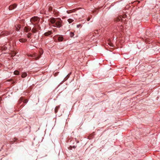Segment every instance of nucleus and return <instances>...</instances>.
<instances>
[{
  "label": "nucleus",
  "mask_w": 160,
  "mask_h": 160,
  "mask_svg": "<svg viewBox=\"0 0 160 160\" xmlns=\"http://www.w3.org/2000/svg\"><path fill=\"white\" fill-rule=\"evenodd\" d=\"M48 21L53 24L52 26L54 27L60 28L62 26V21L59 18H51L48 20Z\"/></svg>",
  "instance_id": "f257e3e1"
},
{
  "label": "nucleus",
  "mask_w": 160,
  "mask_h": 160,
  "mask_svg": "<svg viewBox=\"0 0 160 160\" xmlns=\"http://www.w3.org/2000/svg\"><path fill=\"white\" fill-rule=\"evenodd\" d=\"M38 21L39 18L37 17H32L30 20L31 22L34 25L36 24V23H34V22H36V24H37V22H38Z\"/></svg>",
  "instance_id": "f03ea898"
},
{
  "label": "nucleus",
  "mask_w": 160,
  "mask_h": 160,
  "mask_svg": "<svg viewBox=\"0 0 160 160\" xmlns=\"http://www.w3.org/2000/svg\"><path fill=\"white\" fill-rule=\"evenodd\" d=\"M126 17V15H124L123 16L122 15H120L118 17L116 18L115 21L116 22H119L120 21H124L123 20V19L125 18Z\"/></svg>",
  "instance_id": "7ed1b4c3"
},
{
  "label": "nucleus",
  "mask_w": 160,
  "mask_h": 160,
  "mask_svg": "<svg viewBox=\"0 0 160 160\" xmlns=\"http://www.w3.org/2000/svg\"><path fill=\"white\" fill-rule=\"evenodd\" d=\"M83 11H80L78 14H73V15L74 17L77 16L78 17V18H81V17L83 13Z\"/></svg>",
  "instance_id": "20e7f679"
},
{
  "label": "nucleus",
  "mask_w": 160,
  "mask_h": 160,
  "mask_svg": "<svg viewBox=\"0 0 160 160\" xmlns=\"http://www.w3.org/2000/svg\"><path fill=\"white\" fill-rule=\"evenodd\" d=\"M79 9L78 8H76L75 9L71 10L69 11H67V12L69 14L71 13L75 12L77 10H78Z\"/></svg>",
  "instance_id": "39448f33"
},
{
  "label": "nucleus",
  "mask_w": 160,
  "mask_h": 160,
  "mask_svg": "<svg viewBox=\"0 0 160 160\" xmlns=\"http://www.w3.org/2000/svg\"><path fill=\"white\" fill-rule=\"evenodd\" d=\"M17 6L16 4H13V5H10L9 7V9L10 10H12L14 9Z\"/></svg>",
  "instance_id": "423d86ee"
},
{
  "label": "nucleus",
  "mask_w": 160,
  "mask_h": 160,
  "mask_svg": "<svg viewBox=\"0 0 160 160\" xmlns=\"http://www.w3.org/2000/svg\"><path fill=\"white\" fill-rule=\"evenodd\" d=\"M32 32L33 33H35L38 32V30H37V27H36L35 26H34L32 29L31 30Z\"/></svg>",
  "instance_id": "0eeeda50"
},
{
  "label": "nucleus",
  "mask_w": 160,
  "mask_h": 160,
  "mask_svg": "<svg viewBox=\"0 0 160 160\" xmlns=\"http://www.w3.org/2000/svg\"><path fill=\"white\" fill-rule=\"evenodd\" d=\"M31 30V28L29 27H25L24 28V31L26 32H28V31H30Z\"/></svg>",
  "instance_id": "6e6552de"
},
{
  "label": "nucleus",
  "mask_w": 160,
  "mask_h": 160,
  "mask_svg": "<svg viewBox=\"0 0 160 160\" xmlns=\"http://www.w3.org/2000/svg\"><path fill=\"white\" fill-rule=\"evenodd\" d=\"M52 34V32L50 31H48L47 32L45 33L44 35L45 36H47Z\"/></svg>",
  "instance_id": "1a4fd4ad"
},
{
  "label": "nucleus",
  "mask_w": 160,
  "mask_h": 160,
  "mask_svg": "<svg viewBox=\"0 0 160 160\" xmlns=\"http://www.w3.org/2000/svg\"><path fill=\"white\" fill-rule=\"evenodd\" d=\"M20 28L21 25L19 24L17 25L16 26H15L16 30L17 31H18L20 29Z\"/></svg>",
  "instance_id": "9d476101"
},
{
  "label": "nucleus",
  "mask_w": 160,
  "mask_h": 160,
  "mask_svg": "<svg viewBox=\"0 0 160 160\" xmlns=\"http://www.w3.org/2000/svg\"><path fill=\"white\" fill-rule=\"evenodd\" d=\"M19 41L21 42H26L27 41V40L25 39L21 38L19 39Z\"/></svg>",
  "instance_id": "9b49d317"
},
{
  "label": "nucleus",
  "mask_w": 160,
  "mask_h": 160,
  "mask_svg": "<svg viewBox=\"0 0 160 160\" xmlns=\"http://www.w3.org/2000/svg\"><path fill=\"white\" fill-rule=\"evenodd\" d=\"M27 75V74L26 72H24L22 75V77L24 78L26 77Z\"/></svg>",
  "instance_id": "f8f14e48"
},
{
  "label": "nucleus",
  "mask_w": 160,
  "mask_h": 160,
  "mask_svg": "<svg viewBox=\"0 0 160 160\" xmlns=\"http://www.w3.org/2000/svg\"><path fill=\"white\" fill-rule=\"evenodd\" d=\"M59 108V106H57L55 108V113H56L58 112V110Z\"/></svg>",
  "instance_id": "ddd939ff"
},
{
  "label": "nucleus",
  "mask_w": 160,
  "mask_h": 160,
  "mask_svg": "<svg viewBox=\"0 0 160 160\" xmlns=\"http://www.w3.org/2000/svg\"><path fill=\"white\" fill-rule=\"evenodd\" d=\"M58 40L59 42L62 41L63 40V38L62 37H59L58 38Z\"/></svg>",
  "instance_id": "4468645a"
},
{
  "label": "nucleus",
  "mask_w": 160,
  "mask_h": 160,
  "mask_svg": "<svg viewBox=\"0 0 160 160\" xmlns=\"http://www.w3.org/2000/svg\"><path fill=\"white\" fill-rule=\"evenodd\" d=\"M68 21L69 22V23H70L74 21V20L70 18L68 19Z\"/></svg>",
  "instance_id": "2eb2a0df"
},
{
  "label": "nucleus",
  "mask_w": 160,
  "mask_h": 160,
  "mask_svg": "<svg viewBox=\"0 0 160 160\" xmlns=\"http://www.w3.org/2000/svg\"><path fill=\"white\" fill-rule=\"evenodd\" d=\"M19 72L18 71L16 70L14 72V74L15 75H18L19 74Z\"/></svg>",
  "instance_id": "dca6fc26"
},
{
  "label": "nucleus",
  "mask_w": 160,
  "mask_h": 160,
  "mask_svg": "<svg viewBox=\"0 0 160 160\" xmlns=\"http://www.w3.org/2000/svg\"><path fill=\"white\" fill-rule=\"evenodd\" d=\"M35 27H37V30H38V29H41V27L38 25H36Z\"/></svg>",
  "instance_id": "f3484780"
},
{
  "label": "nucleus",
  "mask_w": 160,
  "mask_h": 160,
  "mask_svg": "<svg viewBox=\"0 0 160 160\" xmlns=\"http://www.w3.org/2000/svg\"><path fill=\"white\" fill-rule=\"evenodd\" d=\"M70 36L71 37H72L74 35V34L72 32H71L70 33Z\"/></svg>",
  "instance_id": "a211bd4d"
},
{
  "label": "nucleus",
  "mask_w": 160,
  "mask_h": 160,
  "mask_svg": "<svg viewBox=\"0 0 160 160\" xmlns=\"http://www.w3.org/2000/svg\"><path fill=\"white\" fill-rule=\"evenodd\" d=\"M32 34V33H28L27 34V37L28 38H29L31 36Z\"/></svg>",
  "instance_id": "6ab92c4d"
},
{
  "label": "nucleus",
  "mask_w": 160,
  "mask_h": 160,
  "mask_svg": "<svg viewBox=\"0 0 160 160\" xmlns=\"http://www.w3.org/2000/svg\"><path fill=\"white\" fill-rule=\"evenodd\" d=\"M41 54L38 55V57H37L36 58V59H35V60H38L39 58L41 57Z\"/></svg>",
  "instance_id": "aec40b11"
},
{
  "label": "nucleus",
  "mask_w": 160,
  "mask_h": 160,
  "mask_svg": "<svg viewBox=\"0 0 160 160\" xmlns=\"http://www.w3.org/2000/svg\"><path fill=\"white\" fill-rule=\"evenodd\" d=\"M16 53L15 52H13L12 53V56L13 57V56H15L16 55Z\"/></svg>",
  "instance_id": "412c9836"
},
{
  "label": "nucleus",
  "mask_w": 160,
  "mask_h": 160,
  "mask_svg": "<svg viewBox=\"0 0 160 160\" xmlns=\"http://www.w3.org/2000/svg\"><path fill=\"white\" fill-rule=\"evenodd\" d=\"M108 44H109V45L111 46V47H113V44L111 42H109L108 43Z\"/></svg>",
  "instance_id": "4be33fe9"
},
{
  "label": "nucleus",
  "mask_w": 160,
  "mask_h": 160,
  "mask_svg": "<svg viewBox=\"0 0 160 160\" xmlns=\"http://www.w3.org/2000/svg\"><path fill=\"white\" fill-rule=\"evenodd\" d=\"M28 102V100L27 99H25V100H24V101H23V103H27Z\"/></svg>",
  "instance_id": "5701e85b"
},
{
  "label": "nucleus",
  "mask_w": 160,
  "mask_h": 160,
  "mask_svg": "<svg viewBox=\"0 0 160 160\" xmlns=\"http://www.w3.org/2000/svg\"><path fill=\"white\" fill-rule=\"evenodd\" d=\"M49 11H52V8L51 7H50L49 8Z\"/></svg>",
  "instance_id": "b1692460"
},
{
  "label": "nucleus",
  "mask_w": 160,
  "mask_h": 160,
  "mask_svg": "<svg viewBox=\"0 0 160 160\" xmlns=\"http://www.w3.org/2000/svg\"><path fill=\"white\" fill-rule=\"evenodd\" d=\"M81 25L80 24H79L78 25H77V27L78 28H79L80 27H81Z\"/></svg>",
  "instance_id": "393cba45"
},
{
  "label": "nucleus",
  "mask_w": 160,
  "mask_h": 160,
  "mask_svg": "<svg viewBox=\"0 0 160 160\" xmlns=\"http://www.w3.org/2000/svg\"><path fill=\"white\" fill-rule=\"evenodd\" d=\"M23 99L22 98H21L20 99H19V102H21L22 100H23Z\"/></svg>",
  "instance_id": "a878e982"
},
{
  "label": "nucleus",
  "mask_w": 160,
  "mask_h": 160,
  "mask_svg": "<svg viewBox=\"0 0 160 160\" xmlns=\"http://www.w3.org/2000/svg\"><path fill=\"white\" fill-rule=\"evenodd\" d=\"M90 18L89 17L87 19V20L88 21H89L90 20Z\"/></svg>",
  "instance_id": "bb28decb"
},
{
  "label": "nucleus",
  "mask_w": 160,
  "mask_h": 160,
  "mask_svg": "<svg viewBox=\"0 0 160 160\" xmlns=\"http://www.w3.org/2000/svg\"><path fill=\"white\" fill-rule=\"evenodd\" d=\"M16 140V138H14V140H13V142H15V141Z\"/></svg>",
  "instance_id": "cd10ccee"
},
{
  "label": "nucleus",
  "mask_w": 160,
  "mask_h": 160,
  "mask_svg": "<svg viewBox=\"0 0 160 160\" xmlns=\"http://www.w3.org/2000/svg\"><path fill=\"white\" fill-rule=\"evenodd\" d=\"M1 98H0V103L1 102Z\"/></svg>",
  "instance_id": "c85d7f7f"
}]
</instances>
